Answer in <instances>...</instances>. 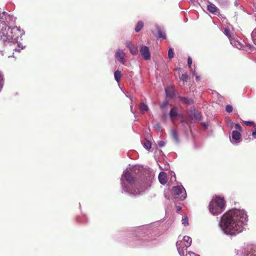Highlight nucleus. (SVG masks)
I'll return each instance as SVG.
<instances>
[{
  "mask_svg": "<svg viewBox=\"0 0 256 256\" xmlns=\"http://www.w3.org/2000/svg\"><path fill=\"white\" fill-rule=\"evenodd\" d=\"M176 116H180V115L178 113V108L176 107H174L172 108L170 112V117L171 120H173L174 118Z\"/></svg>",
  "mask_w": 256,
  "mask_h": 256,
  "instance_id": "12",
  "label": "nucleus"
},
{
  "mask_svg": "<svg viewBox=\"0 0 256 256\" xmlns=\"http://www.w3.org/2000/svg\"><path fill=\"white\" fill-rule=\"evenodd\" d=\"M247 221L248 216L244 210L234 209L222 216L219 226L224 234L234 236L242 232Z\"/></svg>",
  "mask_w": 256,
  "mask_h": 256,
  "instance_id": "1",
  "label": "nucleus"
},
{
  "mask_svg": "<svg viewBox=\"0 0 256 256\" xmlns=\"http://www.w3.org/2000/svg\"><path fill=\"white\" fill-rule=\"evenodd\" d=\"M207 8L208 10L212 13H216L217 10H218V8L214 4L212 3H209V4L207 6Z\"/></svg>",
  "mask_w": 256,
  "mask_h": 256,
  "instance_id": "15",
  "label": "nucleus"
},
{
  "mask_svg": "<svg viewBox=\"0 0 256 256\" xmlns=\"http://www.w3.org/2000/svg\"><path fill=\"white\" fill-rule=\"evenodd\" d=\"M224 34L229 38H230V31L228 28H225Z\"/></svg>",
  "mask_w": 256,
  "mask_h": 256,
  "instance_id": "31",
  "label": "nucleus"
},
{
  "mask_svg": "<svg viewBox=\"0 0 256 256\" xmlns=\"http://www.w3.org/2000/svg\"><path fill=\"white\" fill-rule=\"evenodd\" d=\"M140 110L142 114H144V112L148 110V107L147 104L144 102L140 103Z\"/></svg>",
  "mask_w": 256,
  "mask_h": 256,
  "instance_id": "17",
  "label": "nucleus"
},
{
  "mask_svg": "<svg viewBox=\"0 0 256 256\" xmlns=\"http://www.w3.org/2000/svg\"><path fill=\"white\" fill-rule=\"evenodd\" d=\"M166 143L163 140H160L158 142V145L160 147H162L165 145Z\"/></svg>",
  "mask_w": 256,
  "mask_h": 256,
  "instance_id": "32",
  "label": "nucleus"
},
{
  "mask_svg": "<svg viewBox=\"0 0 256 256\" xmlns=\"http://www.w3.org/2000/svg\"><path fill=\"white\" fill-rule=\"evenodd\" d=\"M3 76L2 72H0V92L1 91L3 86Z\"/></svg>",
  "mask_w": 256,
  "mask_h": 256,
  "instance_id": "28",
  "label": "nucleus"
},
{
  "mask_svg": "<svg viewBox=\"0 0 256 256\" xmlns=\"http://www.w3.org/2000/svg\"><path fill=\"white\" fill-rule=\"evenodd\" d=\"M234 128L238 132L242 131V127L238 124H235Z\"/></svg>",
  "mask_w": 256,
  "mask_h": 256,
  "instance_id": "30",
  "label": "nucleus"
},
{
  "mask_svg": "<svg viewBox=\"0 0 256 256\" xmlns=\"http://www.w3.org/2000/svg\"><path fill=\"white\" fill-rule=\"evenodd\" d=\"M225 203L223 198L216 196L210 202L209 210L213 215L222 213L224 209Z\"/></svg>",
  "mask_w": 256,
  "mask_h": 256,
  "instance_id": "3",
  "label": "nucleus"
},
{
  "mask_svg": "<svg viewBox=\"0 0 256 256\" xmlns=\"http://www.w3.org/2000/svg\"><path fill=\"white\" fill-rule=\"evenodd\" d=\"M180 100L184 104H190L193 103V100L192 99H190L188 98L181 97Z\"/></svg>",
  "mask_w": 256,
  "mask_h": 256,
  "instance_id": "18",
  "label": "nucleus"
},
{
  "mask_svg": "<svg viewBox=\"0 0 256 256\" xmlns=\"http://www.w3.org/2000/svg\"><path fill=\"white\" fill-rule=\"evenodd\" d=\"M168 103L167 102H164V103L162 105V108H164V106H166V105H167Z\"/></svg>",
  "mask_w": 256,
  "mask_h": 256,
  "instance_id": "40",
  "label": "nucleus"
},
{
  "mask_svg": "<svg viewBox=\"0 0 256 256\" xmlns=\"http://www.w3.org/2000/svg\"><path fill=\"white\" fill-rule=\"evenodd\" d=\"M18 46L19 48L20 47L21 48V50L23 49L24 48V46H21V44H18Z\"/></svg>",
  "mask_w": 256,
  "mask_h": 256,
  "instance_id": "39",
  "label": "nucleus"
},
{
  "mask_svg": "<svg viewBox=\"0 0 256 256\" xmlns=\"http://www.w3.org/2000/svg\"><path fill=\"white\" fill-rule=\"evenodd\" d=\"M230 44L232 45L239 50L242 49L243 48V44L240 42L239 41L234 40V39H230Z\"/></svg>",
  "mask_w": 256,
  "mask_h": 256,
  "instance_id": "11",
  "label": "nucleus"
},
{
  "mask_svg": "<svg viewBox=\"0 0 256 256\" xmlns=\"http://www.w3.org/2000/svg\"><path fill=\"white\" fill-rule=\"evenodd\" d=\"M171 137L172 139L176 143L179 142V139L178 135V133L175 130H172L170 133Z\"/></svg>",
  "mask_w": 256,
  "mask_h": 256,
  "instance_id": "16",
  "label": "nucleus"
},
{
  "mask_svg": "<svg viewBox=\"0 0 256 256\" xmlns=\"http://www.w3.org/2000/svg\"><path fill=\"white\" fill-rule=\"evenodd\" d=\"M166 95L168 97L172 98L174 95V90L172 87H167L165 88Z\"/></svg>",
  "mask_w": 256,
  "mask_h": 256,
  "instance_id": "14",
  "label": "nucleus"
},
{
  "mask_svg": "<svg viewBox=\"0 0 256 256\" xmlns=\"http://www.w3.org/2000/svg\"><path fill=\"white\" fill-rule=\"evenodd\" d=\"M126 54L123 50L118 49L115 53L116 58L121 64H124L126 62Z\"/></svg>",
  "mask_w": 256,
  "mask_h": 256,
  "instance_id": "8",
  "label": "nucleus"
},
{
  "mask_svg": "<svg viewBox=\"0 0 256 256\" xmlns=\"http://www.w3.org/2000/svg\"><path fill=\"white\" fill-rule=\"evenodd\" d=\"M176 210L178 212H179L181 210L182 208L180 206H176Z\"/></svg>",
  "mask_w": 256,
  "mask_h": 256,
  "instance_id": "38",
  "label": "nucleus"
},
{
  "mask_svg": "<svg viewBox=\"0 0 256 256\" xmlns=\"http://www.w3.org/2000/svg\"><path fill=\"white\" fill-rule=\"evenodd\" d=\"M143 26H144L143 22L142 21H139L138 22V24L136 25V26L135 31L136 32H139L142 30V28Z\"/></svg>",
  "mask_w": 256,
  "mask_h": 256,
  "instance_id": "20",
  "label": "nucleus"
},
{
  "mask_svg": "<svg viewBox=\"0 0 256 256\" xmlns=\"http://www.w3.org/2000/svg\"><path fill=\"white\" fill-rule=\"evenodd\" d=\"M244 123L246 126H250L254 124L253 122H250V121H246L244 122Z\"/></svg>",
  "mask_w": 256,
  "mask_h": 256,
  "instance_id": "35",
  "label": "nucleus"
},
{
  "mask_svg": "<svg viewBox=\"0 0 256 256\" xmlns=\"http://www.w3.org/2000/svg\"><path fill=\"white\" fill-rule=\"evenodd\" d=\"M194 116V118L196 120H200L201 119V114L200 112L196 110H194L192 112Z\"/></svg>",
  "mask_w": 256,
  "mask_h": 256,
  "instance_id": "19",
  "label": "nucleus"
},
{
  "mask_svg": "<svg viewBox=\"0 0 256 256\" xmlns=\"http://www.w3.org/2000/svg\"><path fill=\"white\" fill-rule=\"evenodd\" d=\"M186 256H196L194 252H187L186 254Z\"/></svg>",
  "mask_w": 256,
  "mask_h": 256,
  "instance_id": "33",
  "label": "nucleus"
},
{
  "mask_svg": "<svg viewBox=\"0 0 256 256\" xmlns=\"http://www.w3.org/2000/svg\"><path fill=\"white\" fill-rule=\"evenodd\" d=\"M130 110H131V111L132 112V106H130Z\"/></svg>",
  "mask_w": 256,
  "mask_h": 256,
  "instance_id": "44",
  "label": "nucleus"
},
{
  "mask_svg": "<svg viewBox=\"0 0 256 256\" xmlns=\"http://www.w3.org/2000/svg\"><path fill=\"white\" fill-rule=\"evenodd\" d=\"M126 46L132 54L135 55L138 54V47L133 44L131 42H127Z\"/></svg>",
  "mask_w": 256,
  "mask_h": 256,
  "instance_id": "10",
  "label": "nucleus"
},
{
  "mask_svg": "<svg viewBox=\"0 0 256 256\" xmlns=\"http://www.w3.org/2000/svg\"><path fill=\"white\" fill-rule=\"evenodd\" d=\"M251 36L254 43L256 44V29H254L252 32Z\"/></svg>",
  "mask_w": 256,
  "mask_h": 256,
  "instance_id": "26",
  "label": "nucleus"
},
{
  "mask_svg": "<svg viewBox=\"0 0 256 256\" xmlns=\"http://www.w3.org/2000/svg\"><path fill=\"white\" fill-rule=\"evenodd\" d=\"M233 108L232 106L230 105H226V110L228 112H231L232 111Z\"/></svg>",
  "mask_w": 256,
  "mask_h": 256,
  "instance_id": "29",
  "label": "nucleus"
},
{
  "mask_svg": "<svg viewBox=\"0 0 256 256\" xmlns=\"http://www.w3.org/2000/svg\"><path fill=\"white\" fill-rule=\"evenodd\" d=\"M143 146L146 149L150 150L151 148L152 144L150 142L146 140L144 142Z\"/></svg>",
  "mask_w": 256,
  "mask_h": 256,
  "instance_id": "24",
  "label": "nucleus"
},
{
  "mask_svg": "<svg viewBox=\"0 0 256 256\" xmlns=\"http://www.w3.org/2000/svg\"><path fill=\"white\" fill-rule=\"evenodd\" d=\"M188 66L189 67H190L192 64V59L190 57H188Z\"/></svg>",
  "mask_w": 256,
  "mask_h": 256,
  "instance_id": "34",
  "label": "nucleus"
},
{
  "mask_svg": "<svg viewBox=\"0 0 256 256\" xmlns=\"http://www.w3.org/2000/svg\"><path fill=\"white\" fill-rule=\"evenodd\" d=\"M158 180L160 183L164 184L167 182L166 175L164 172H160L158 175Z\"/></svg>",
  "mask_w": 256,
  "mask_h": 256,
  "instance_id": "13",
  "label": "nucleus"
},
{
  "mask_svg": "<svg viewBox=\"0 0 256 256\" xmlns=\"http://www.w3.org/2000/svg\"><path fill=\"white\" fill-rule=\"evenodd\" d=\"M188 78V76L186 73L180 76V80L184 82L187 81Z\"/></svg>",
  "mask_w": 256,
  "mask_h": 256,
  "instance_id": "23",
  "label": "nucleus"
},
{
  "mask_svg": "<svg viewBox=\"0 0 256 256\" xmlns=\"http://www.w3.org/2000/svg\"><path fill=\"white\" fill-rule=\"evenodd\" d=\"M172 180L174 178V180H176V176L174 172H172Z\"/></svg>",
  "mask_w": 256,
  "mask_h": 256,
  "instance_id": "36",
  "label": "nucleus"
},
{
  "mask_svg": "<svg viewBox=\"0 0 256 256\" xmlns=\"http://www.w3.org/2000/svg\"><path fill=\"white\" fill-rule=\"evenodd\" d=\"M252 136L254 138H256V131L252 132Z\"/></svg>",
  "mask_w": 256,
  "mask_h": 256,
  "instance_id": "37",
  "label": "nucleus"
},
{
  "mask_svg": "<svg viewBox=\"0 0 256 256\" xmlns=\"http://www.w3.org/2000/svg\"><path fill=\"white\" fill-rule=\"evenodd\" d=\"M172 194L174 198H178L182 200H184L186 197V193L182 186H173L172 190Z\"/></svg>",
  "mask_w": 256,
  "mask_h": 256,
  "instance_id": "5",
  "label": "nucleus"
},
{
  "mask_svg": "<svg viewBox=\"0 0 256 256\" xmlns=\"http://www.w3.org/2000/svg\"><path fill=\"white\" fill-rule=\"evenodd\" d=\"M156 126H157V127H158V128H160V125H159V124H158L156 125Z\"/></svg>",
  "mask_w": 256,
  "mask_h": 256,
  "instance_id": "43",
  "label": "nucleus"
},
{
  "mask_svg": "<svg viewBox=\"0 0 256 256\" xmlns=\"http://www.w3.org/2000/svg\"><path fill=\"white\" fill-rule=\"evenodd\" d=\"M140 51L144 60H149L150 59V54L148 47L142 45L140 46Z\"/></svg>",
  "mask_w": 256,
  "mask_h": 256,
  "instance_id": "9",
  "label": "nucleus"
},
{
  "mask_svg": "<svg viewBox=\"0 0 256 256\" xmlns=\"http://www.w3.org/2000/svg\"><path fill=\"white\" fill-rule=\"evenodd\" d=\"M158 36L160 38H162L164 39L166 38V34L160 28L158 30Z\"/></svg>",
  "mask_w": 256,
  "mask_h": 256,
  "instance_id": "22",
  "label": "nucleus"
},
{
  "mask_svg": "<svg viewBox=\"0 0 256 256\" xmlns=\"http://www.w3.org/2000/svg\"><path fill=\"white\" fill-rule=\"evenodd\" d=\"M142 167L139 166H129L124 170L120 179L122 193L134 196L140 195L150 186V182L142 184L136 180V176L142 174Z\"/></svg>",
  "mask_w": 256,
  "mask_h": 256,
  "instance_id": "2",
  "label": "nucleus"
},
{
  "mask_svg": "<svg viewBox=\"0 0 256 256\" xmlns=\"http://www.w3.org/2000/svg\"><path fill=\"white\" fill-rule=\"evenodd\" d=\"M114 78L116 80L119 82L121 78V72L120 70H116L114 73Z\"/></svg>",
  "mask_w": 256,
  "mask_h": 256,
  "instance_id": "21",
  "label": "nucleus"
},
{
  "mask_svg": "<svg viewBox=\"0 0 256 256\" xmlns=\"http://www.w3.org/2000/svg\"><path fill=\"white\" fill-rule=\"evenodd\" d=\"M250 46V48L252 47V48H254L253 46Z\"/></svg>",
  "mask_w": 256,
  "mask_h": 256,
  "instance_id": "45",
  "label": "nucleus"
},
{
  "mask_svg": "<svg viewBox=\"0 0 256 256\" xmlns=\"http://www.w3.org/2000/svg\"><path fill=\"white\" fill-rule=\"evenodd\" d=\"M192 238L188 236H184L181 240L180 236L178 237V240L176 242V247L180 256H184V252L187 248L192 244Z\"/></svg>",
  "mask_w": 256,
  "mask_h": 256,
  "instance_id": "4",
  "label": "nucleus"
},
{
  "mask_svg": "<svg viewBox=\"0 0 256 256\" xmlns=\"http://www.w3.org/2000/svg\"><path fill=\"white\" fill-rule=\"evenodd\" d=\"M238 256H256V250L251 248H242L238 250Z\"/></svg>",
  "mask_w": 256,
  "mask_h": 256,
  "instance_id": "6",
  "label": "nucleus"
},
{
  "mask_svg": "<svg viewBox=\"0 0 256 256\" xmlns=\"http://www.w3.org/2000/svg\"><path fill=\"white\" fill-rule=\"evenodd\" d=\"M242 140L240 132L237 130H233L232 132L230 140L232 144H237Z\"/></svg>",
  "mask_w": 256,
  "mask_h": 256,
  "instance_id": "7",
  "label": "nucleus"
},
{
  "mask_svg": "<svg viewBox=\"0 0 256 256\" xmlns=\"http://www.w3.org/2000/svg\"><path fill=\"white\" fill-rule=\"evenodd\" d=\"M192 74H193V75H194V76H197V75H196V70H195L193 72Z\"/></svg>",
  "mask_w": 256,
  "mask_h": 256,
  "instance_id": "42",
  "label": "nucleus"
},
{
  "mask_svg": "<svg viewBox=\"0 0 256 256\" xmlns=\"http://www.w3.org/2000/svg\"><path fill=\"white\" fill-rule=\"evenodd\" d=\"M182 224L184 226H187L188 225V218L187 216H184L182 219Z\"/></svg>",
  "mask_w": 256,
  "mask_h": 256,
  "instance_id": "25",
  "label": "nucleus"
},
{
  "mask_svg": "<svg viewBox=\"0 0 256 256\" xmlns=\"http://www.w3.org/2000/svg\"><path fill=\"white\" fill-rule=\"evenodd\" d=\"M168 57L171 59L174 57V52L172 48H170L168 51Z\"/></svg>",
  "mask_w": 256,
  "mask_h": 256,
  "instance_id": "27",
  "label": "nucleus"
},
{
  "mask_svg": "<svg viewBox=\"0 0 256 256\" xmlns=\"http://www.w3.org/2000/svg\"><path fill=\"white\" fill-rule=\"evenodd\" d=\"M196 80H200V77L198 76H196Z\"/></svg>",
  "mask_w": 256,
  "mask_h": 256,
  "instance_id": "41",
  "label": "nucleus"
}]
</instances>
